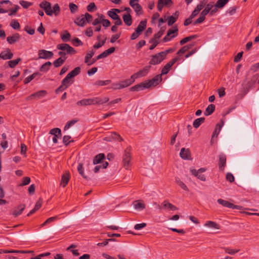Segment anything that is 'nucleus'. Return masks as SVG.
I'll list each match as a JSON object with an SVG mask.
<instances>
[{
    "mask_svg": "<svg viewBox=\"0 0 259 259\" xmlns=\"http://www.w3.org/2000/svg\"><path fill=\"white\" fill-rule=\"evenodd\" d=\"M165 58V54L159 52L152 56V58L149 61V64L155 65L160 64Z\"/></svg>",
    "mask_w": 259,
    "mask_h": 259,
    "instance_id": "3",
    "label": "nucleus"
},
{
    "mask_svg": "<svg viewBox=\"0 0 259 259\" xmlns=\"http://www.w3.org/2000/svg\"><path fill=\"white\" fill-rule=\"evenodd\" d=\"M80 72V67H75L66 75V76L62 80L61 82L63 85H65L68 88L70 85L73 82V80H71L72 78L77 75Z\"/></svg>",
    "mask_w": 259,
    "mask_h": 259,
    "instance_id": "2",
    "label": "nucleus"
},
{
    "mask_svg": "<svg viewBox=\"0 0 259 259\" xmlns=\"http://www.w3.org/2000/svg\"><path fill=\"white\" fill-rule=\"evenodd\" d=\"M25 208V204H20L19 205L18 207V210H14L13 212V215H14V217H16L17 216L21 214L23 211L24 210Z\"/></svg>",
    "mask_w": 259,
    "mask_h": 259,
    "instance_id": "25",
    "label": "nucleus"
},
{
    "mask_svg": "<svg viewBox=\"0 0 259 259\" xmlns=\"http://www.w3.org/2000/svg\"><path fill=\"white\" fill-rule=\"evenodd\" d=\"M172 4L171 0H158L157 3V9L158 11H161L163 7H169Z\"/></svg>",
    "mask_w": 259,
    "mask_h": 259,
    "instance_id": "11",
    "label": "nucleus"
},
{
    "mask_svg": "<svg viewBox=\"0 0 259 259\" xmlns=\"http://www.w3.org/2000/svg\"><path fill=\"white\" fill-rule=\"evenodd\" d=\"M52 63L51 62H47L40 66L39 68V71L42 72H47L50 69V67Z\"/></svg>",
    "mask_w": 259,
    "mask_h": 259,
    "instance_id": "27",
    "label": "nucleus"
},
{
    "mask_svg": "<svg viewBox=\"0 0 259 259\" xmlns=\"http://www.w3.org/2000/svg\"><path fill=\"white\" fill-rule=\"evenodd\" d=\"M46 94H47V92L46 91L42 90V91L37 92L36 93H35L32 94L30 96V97H33V98L36 97L37 98H40L44 96H45L46 95Z\"/></svg>",
    "mask_w": 259,
    "mask_h": 259,
    "instance_id": "37",
    "label": "nucleus"
},
{
    "mask_svg": "<svg viewBox=\"0 0 259 259\" xmlns=\"http://www.w3.org/2000/svg\"><path fill=\"white\" fill-rule=\"evenodd\" d=\"M69 7L72 13H75L78 10L77 6L73 3H70Z\"/></svg>",
    "mask_w": 259,
    "mask_h": 259,
    "instance_id": "56",
    "label": "nucleus"
},
{
    "mask_svg": "<svg viewBox=\"0 0 259 259\" xmlns=\"http://www.w3.org/2000/svg\"><path fill=\"white\" fill-rule=\"evenodd\" d=\"M111 88L114 90L122 89L120 82L112 83Z\"/></svg>",
    "mask_w": 259,
    "mask_h": 259,
    "instance_id": "60",
    "label": "nucleus"
},
{
    "mask_svg": "<svg viewBox=\"0 0 259 259\" xmlns=\"http://www.w3.org/2000/svg\"><path fill=\"white\" fill-rule=\"evenodd\" d=\"M95 51L93 50L90 51L89 53L86 54L84 58V62L88 63L89 60L94 56Z\"/></svg>",
    "mask_w": 259,
    "mask_h": 259,
    "instance_id": "47",
    "label": "nucleus"
},
{
    "mask_svg": "<svg viewBox=\"0 0 259 259\" xmlns=\"http://www.w3.org/2000/svg\"><path fill=\"white\" fill-rule=\"evenodd\" d=\"M70 178V174L68 171H66L65 174L62 175L60 184L63 187H65L67 185Z\"/></svg>",
    "mask_w": 259,
    "mask_h": 259,
    "instance_id": "12",
    "label": "nucleus"
},
{
    "mask_svg": "<svg viewBox=\"0 0 259 259\" xmlns=\"http://www.w3.org/2000/svg\"><path fill=\"white\" fill-rule=\"evenodd\" d=\"M53 14L54 13L55 16H57L59 15L60 12V8L58 4H56L53 7Z\"/></svg>",
    "mask_w": 259,
    "mask_h": 259,
    "instance_id": "45",
    "label": "nucleus"
},
{
    "mask_svg": "<svg viewBox=\"0 0 259 259\" xmlns=\"http://www.w3.org/2000/svg\"><path fill=\"white\" fill-rule=\"evenodd\" d=\"M217 201L219 204L222 205L223 206H225V207H226L228 208L236 209H238V210H241L243 208L242 206H241L240 205H234V204H233L228 201L223 200L222 199H218Z\"/></svg>",
    "mask_w": 259,
    "mask_h": 259,
    "instance_id": "7",
    "label": "nucleus"
},
{
    "mask_svg": "<svg viewBox=\"0 0 259 259\" xmlns=\"http://www.w3.org/2000/svg\"><path fill=\"white\" fill-rule=\"evenodd\" d=\"M204 226L206 227H208L211 228L216 229H219V225L217 224L214 222H212L211 221H207L205 224Z\"/></svg>",
    "mask_w": 259,
    "mask_h": 259,
    "instance_id": "35",
    "label": "nucleus"
},
{
    "mask_svg": "<svg viewBox=\"0 0 259 259\" xmlns=\"http://www.w3.org/2000/svg\"><path fill=\"white\" fill-rule=\"evenodd\" d=\"M110 82V80H97L95 82V84L99 86H103L108 84Z\"/></svg>",
    "mask_w": 259,
    "mask_h": 259,
    "instance_id": "46",
    "label": "nucleus"
},
{
    "mask_svg": "<svg viewBox=\"0 0 259 259\" xmlns=\"http://www.w3.org/2000/svg\"><path fill=\"white\" fill-rule=\"evenodd\" d=\"M229 2V0H218L214 7L220 9L223 8Z\"/></svg>",
    "mask_w": 259,
    "mask_h": 259,
    "instance_id": "38",
    "label": "nucleus"
},
{
    "mask_svg": "<svg viewBox=\"0 0 259 259\" xmlns=\"http://www.w3.org/2000/svg\"><path fill=\"white\" fill-rule=\"evenodd\" d=\"M21 60V59L19 58L14 60L9 61L8 62L9 66L12 68H14L19 63V62Z\"/></svg>",
    "mask_w": 259,
    "mask_h": 259,
    "instance_id": "40",
    "label": "nucleus"
},
{
    "mask_svg": "<svg viewBox=\"0 0 259 259\" xmlns=\"http://www.w3.org/2000/svg\"><path fill=\"white\" fill-rule=\"evenodd\" d=\"M180 155L183 159H188L191 156V153L189 149L182 148L181 150Z\"/></svg>",
    "mask_w": 259,
    "mask_h": 259,
    "instance_id": "14",
    "label": "nucleus"
},
{
    "mask_svg": "<svg viewBox=\"0 0 259 259\" xmlns=\"http://www.w3.org/2000/svg\"><path fill=\"white\" fill-rule=\"evenodd\" d=\"M151 68V66H145L143 69L139 70L137 73L133 74L131 77H133V78L134 79V81L135 80V79L138 77L144 76L146 75L147 74V73L149 72L150 69Z\"/></svg>",
    "mask_w": 259,
    "mask_h": 259,
    "instance_id": "8",
    "label": "nucleus"
},
{
    "mask_svg": "<svg viewBox=\"0 0 259 259\" xmlns=\"http://www.w3.org/2000/svg\"><path fill=\"white\" fill-rule=\"evenodd\" d=\"M30 182V178L28 177H25L23 178L22 183L20 184V186H23L28 185Z\"/></svg>",
    "mask_w": 259,
    "mask_h": 259,
    "instance_id": "61",
    "label": "nucleus"
},
{
    "mask_svg": "<svg viewBox=\"0 0 259 259\" xmlns=\"http://www.w3.org/2000/svg\"><path fill=\"white\" fill-rule=\"evenodd\" d=\"M67 59L66 57H64V58L60 57L57 60H55L53 62L54 66L57 68L61 66L65 61Z\"/></svg>",
    "mask_w": 259,
    "mask_h": 259,
    "instance_id": "28",
    "label": "nucleus"
},
{
    "mask_svg": "<svg viewBox=\"0 0 259 259\" xmlns=\"http://www.w3.org/2000/svg\"><path fill=\"white\" fill-rule=\"evenodd\" d=\"M41 75V74L39 72H34L31 75L28 76L26 77L24 80V83L25 84H27L29 82H30L32 80H33L34 78H35L36 76L39 77Z\"/></svg>",
    "mask_w": 259,
    "mask_h": 259,
    "instance_id": "32",
    "label": "nucleus"
},
{
    "mask_svg": "<svg viewBox=\"0 0 259 259\" xmlns=\"http://www.w3.org/2000/svg\"><path fill=\"white\" fill-rule=\"evenodd\" d=\"M123 22L128 26L132 25L133 20L132 17L130 14H124L122 17Z\"/></svg>",
    "mask_w": 259,
    "mask_h": 259,
    "instance_id": "22",
    "label": "nucleus"
},
{
    "mask_svg": "<svg viewBox=\"0 0 259 259\" xmlns=\"http://www.w3.org/2000/svg\"><path fill=\"white\" fill-rule=\"evenodd\" d=\"M146 226V224L143 223L141 224H137L135 225L134 229L137 230H140Z\"/></svg>",
    "mask_w": 259,
    "mask_h": 259,
    "instance_id": "64",
    "label": "nucleus"
},
{
    "mask_svg": "<svg viewBox=\"0 0 259 259\" xmlns=\"http://www.w3.org/2000/svg\"><path fill=\"white\" fill-rule=\"evenodd\" d=\"M77 170L78 171L79 174L81 175V176L84 178L85 179L88 180L90 179L87 176H85L84 174L83 165L82 163H79L77 166Z\"/></svg>",
    "mask_w": 259,
    "mask_h": 259,
    "instance_id": "36",
    "label": "nucleus"
},
{
    "mask_svg": "<svg viewBox=\"0 0 259 259\" xmlns=\"http://www.w3.org/2000/svg\"><path fill=\"white\" fill-rule=\"evenodd\" d=\"M10 26L14 29H18L20 28V24L17 20H13L10 23Z\"/></svg>",
    "mask_w": 259,
    "mask_h": 259,
    "instance_id": "50",
    "label": "nucleus"
},
{
    "mask_svg": "<svg viewBox=\"0 0 259 259\" xmlns=\"http://www.w3.org/2000/svg\"><path fill=\"white\" fill-rule=\"evenodd\" d=\"M146 20L141 21L139 24L138 27L136 28L135 31L141 33L146 28Z\"/></svg>",
    "mask_w": 259,
    "mask_h": 259,
    "instance_id": "23",
    "label": "nucleus"
},
{
    "mask_svg": "<svg viewBox=\"0 0 259 259\" xmlns=\"http://www.w3.org/2000/svg\"><path fill=\"white\" fill-rule=\"evenodd\" d=\"M105 158V154L100 153L97 155L93 159V164H97L101 162V161Z\"/></svg>",
    "mask_w": 259,
    "mask_h": 259,
    "instance_id": "26",
    "label": "nucleus"
},
{
    "mask_svg": "<svg viewBox=\"0 0 259 259\" xmlns=\"http://www.w3.org/2000/svg\"><path fill=\"white\" fill-rule=\"evenodd\" d=\"M20 38V35L19 33H16L12 36H8L7 38V40L10 44H13L18 41Z\"/></svg>",
    "mask_w": 259,
    "mask_h": 259,
    "instance_id": "16",
    "label": "nucleus"
},
{
    "mask_svg": "<svg viewBox=\"0 0 259 259\" xmlns=\"http://www.w3.org/2000/svg\"><path fill=\"white\" fill-rule=\"evenodd\" d=\"M135 11L137 16H140L143 14V11L142 6L139 3H136L135 6L132 7Z\"/></svg>",
    "mask_w": 259,
    "mask_h": 259,
    "instance_id": "33",
    "label": "nucleus"
},
{
    "mask_svg": "<svg viewBox=\"0 0 259 259\" xmlns=\"http://www.w3.org/2000/svg\"><path fill=\"white\" fill-rule=\"evenodd\" d=\"M107 13L108 16L113 20H115L119 17L118 14L113 10L109 11Z\"/></svg>",
    "mask_w": 259,
    "mask_h": 259,
    "instance_id": "44",
    "label": "nucleus"
},
{
    "mask_svg": "<svg viewBox=\"0 0 259 259\" xmlns=\"http://www.w3.org/2000/svg\"><path fill=\"white\" fill-rule=\"evenodd\" d=\"M77 120L72 119L68 121L64 127V130L66 131L68 130L71 126L77 122Z\"/></svg>",
    "mask_w": 259,
    "mask_h": 259,
    "instance_id": "43",
    "label": "nucleus"
},
{
    "mask_svg": "<svg viewBox=\"0 0 259 259\" xmlns=\"http://www.w3.org/2000/svg\"><path fill=\"white\" fill-rule=\"evenodd\" d=\"M176 182L183 190L188 191V189L186 185L182 181H181L180 179L176 178Z\"/></svg>",
    "mask_w": 259,
    "mask_h": 259,
    "instance_id": "48",
    "label": "nucleus"
},
{
    "mask_svg": "<svg viewBox=\"0 0 259 259\" xmlns=\"http://www.w3.org/2000/svg\"><path fill=\"white\" fill-rule=\"evenodd\" d=\"M73 44L75 46H81L83 45L82 41L77 37H75L72 40Z\"/></svg>",
    "mask_w": 259,
    "mask_h": 259,
    "instance_id": "58",
    "label": "nucleus"
},
{
    "mask_svg": "<svg viewBox=\"0 0 259 259\" xmlns=\"http://www.w3.org/2000/svg\"><path fill=\"white\" fill-rule=\"evenodd\" d=\"M77 25L80 26H84L86 23V20L84 15H82L80 17L77 18L74 21Z\"/></svg>",
    "mask_w": 259,
    "mask_h": 259,
    "instance_id": "29",
    "label": "nucleus"
},
{
    "mask_svg": "<svg viewBox=\"0 0 259 259\" xmlns=\"http://www.w3.org/2000/svg\"><path fill=\"white\" fill-rule=\"evenodd\" d=\"M106 38H105V39L102 41H99V42L95 44L94 46H93V48L94 49H98L101 47H102L104 45L105 42H106Z\"/></svg>",
    "mask_w": 259,
    "mask_h": 259,
    "instance_id": "54",
    "label": "nucleus"
},
{
    "mask_svg": "<svg viewBox=\"0 0 259 259\" xmlns=\"http://www.w3.org/2000/svg\"><path fill=\"white\" fill-rule=\"evenodd\" d=\"M178 32V29L176 27L175 29H169L166 35L163 38L162 41L164 42L169 41L171 38H173L177 36Z\"/></svg>",
    "mask_w": 259,
    "mask_h": 259,
    "instance_id": "6",
    "label": "nucleus"
},
{
    "mask_svg": "<svg viewBox=\"0 0 259 259\" xmlns=\"http://www.w3.org/2000/svg\"><path fill=\"white\" fill-rule=\"evenodd\" d=\"M131 76L130 78L120 81V85L122 89L125 88L130 86L134 82V79Z\"/></svg>",
    "mask_w": 259,
    "mask_h": 259,
    "instance_id": "21",
    "label": "nucleus"
},
{
    "mask_svg": "<svg viewBox=\"0 0 259 259\" xmlns=\"http://www.w3.org/2000/svg\"><path fill=\"white\" fill-rule=\"evenodd\" d=\"M224 250H225L226 253H228L231 255H233L235 253H237V252H239V249L235 250V249H231L229 247L225 248Z\"/></svg>",
    "mask_w": 259,
    "mask_h": 259,
    "instance_id": "53",
    "label": "nucleus"
},
{
    "mask_svg": "<svg viewBox=\"0 0 259 259\" xmlns=\"http://www.w3.org/2000/svg\"><path fill=\"white\" fill-rule=\"evenodd\" d=\"M19 3L24 9H27L28 7L32 5V3L28 2L25 1H20Z\"/></svg>",
    "mask_w": 259,
    "mask_h": 259,
    "instance_id": "52",
    "label": "nucleus"
},
{
    "mask_svg": "<svg viewBox=\"0 0 259 259\" xmlns=\"http://www.w3.org/2000/svg\"><path fill=\"white\" fill-rule=\"evenodd\" d=\"M68 88L66 85H63L61 82V85L56 90L55 92L56 94H58Z\"/></svg>",
    "mask_w": 259,
    "mask_h": 259,
    "instance_id": "59",
    "label": "nucleus"
},
{
    "mask_svg": "<svg viewBox=\"0 0 259 259\" xmlns=\"http://www.w3.org/2000/svg\"><path fill=\"white\" fill-rule=\"evenodd\" d=\"M71 35L67 31H65V33L63 35H61V39L64 41H67L70 40Z\"/></svg>",
    "mask_w": 259,
    "mask_h": 259,
    "instance_id": "51",
    "label": "nucleus"
},
{
    "mask_svg": "<svg viewBox=\"0 0 259 259\" xmlns=\"http://www.w3.org/2000/svg\"><path fill=\"white\" fill-rule=\"evenodd\" d=\"M54 54L52 51H47L46 50H39L38 52V56L39 59H49L52 58Z\"/></svg>",
    "mask_w": 259,
    "mask_h": 259,
    "instance_id": "10",
    "label": "nucleus"
},
{
    "mask_svg": "<svg viewBox=\"0 0 259 259\" xmlns=\"http://www.w3.org/2000/svg\"><path fill=\"white\" fill-rule=\"evenodd\" d=\"M109 99L108 97L100 98L95 97L90 99H84L80 100L76 103L77 106H87L95 104L102 105L109 101Z\"/></svg>",
    "mask_w": 259,
    "mask_h": 259,
    "instance_id": "1",
    "label": "nucleus"
},
{
    "mask_svg": "<svg viewBox=\"0 0 259 259\" xmlns=\"http://www.w3.org/2000/svg\"><path fill=\"white\" fill-rule=\"evenodd\" d=\"M164 30L162 29V28L161 29L156 33H155L154 35L153 38H151L149 40V43H152V41H155V40H158V39L162 36V35L164 33Z\"/></svg>",
    "mask_w": 259,
    "mask_h": 259,
    "instance_id": "30",
    "label": "nucleus"
},
{
    "mask_svg": "<svg viewBox=\"0 0 259 259\" xmlns=\"http://www.w3.org/2000/svg\"><path fill=\"white\" fill-rule=\"evenodd\" d=\"M131 160V154L128 148H126L122 156V162L123 166L127 168Z\"/></svg>",
    "mask_w": 259,
    "mask_h": 259,
    "instance_id": "9",
    "label": "nucleus"
},
{
    "mask_svg": "<svg viewBox=\"0 0 259 259\" xmlns=\"http://www.w3.org/2000/svg\"><path fill=\"white\" fill-rule=\"evenodd\" d=\"M49 134L51 135H58V137H61V131L59 128H54L50 131Z\"/></svg>",
    "mask_w": 259,
    "mask_h": 259,
    "instance_id": "39",
    "label": "nucleus"
},
{
    "mask_svg": "<svg viewBox=\"0 0 259 259\" xmlns=\"http://www.w3.org/2000/svg\"><path fill=\"white\" fill-rule=\"evenodd\" d=\"M162 81L161 74H158L151 79L145 81L147 89L157 85Z\"/></svg>",
    "mask_w": 259,
    "mask_h": 259,
    "instance_id": "4",
    "label": "nucleus"
},
{
    "mask_svg": "<svg viewBox=\"0 0 259 259\" xmlns=\"http://www.w3.org/2000/svg\"><path fill=\"white\" fill-rule=\"evenodd\" d=\"M71 139V136H68V135H66V136H64L63 138V142L64 143V144L67 146L68 145V144L70 143V142H73V140H71L70 141Z\"/></svg>",
    "mask_w": 259,
    "mask_h": 259,
    "instance_id": "49",
    "label": "nucleus"
},
{
    "mask_svg": "<svg viewBox=\"0 0 259 259\" xmlns=\"http://www.w3.org/2000/svg\"><path fill=\"white\" fill-rule=\"evenodd\" d=\"M134 208L138 210H142L145 208V204L142 201L137 200L133 202Z\"/></svg>",
    "mask_w": 259,
    "mask_h": 259,
    "instance_id": "20",
    "label": "nucleus"
},
{
    "mask_svg": "<svg viewBox=\"0 0 259 259\" xmlns=\"http://www.w3.org/2000/svg\"><path fill=\"white\" fill-rule=\"evenodd\" d=\"M226 156L225 154H222L219 156V166L220 170H223L226 165Z\"/></svg>",
    "mask_w": 259,
    "mask_h": 259,
    "instance_id": "17",
    "label": "nucleus"
},
{
    "mask_svg": "<svg viewBox=\"0 0 259 259\" xmlns=\"http://www.w3.org/2000/svg\"><path fill=\"white\" fill-rule=\"evenodd\" d=\"M223 124H224V122L223 121H222L221 122L217 124L215 127V130L213 132L212 138H213L215 137H217L218 136Z\"/></svg>",
    "mask_w": 259,
    "mask_h": 259,
    "instance_id": "24",
    "label": "nucleus"
},
{
    "mask_svg": "<svg viewBox=\"0 0 259 259\" xmlns=\"http://www.w3.org/2000/svg\"><path fill=\"white\" fill-rule=\"evenodd\" d=\"M205 118L200 117L195 119L193 122V126L197 128H198L202 123L204 122Z\"/></svg>",
    "mask_w": 259,
    "mask_h": 259,
    "instance_id": "34",
    "label": "nucleus"
},
{
    "mask_svg": "<svg viewBox=\"0 0 259 259\" xmlns=\"http://www.w3.org/2000/svg\"><path fill=\"white\" fill-rule=\"evenodd\" d=\"M177 18H175L173 16H170L168 17L167 20V25L168 26H171L176 21Z\"/></svg>",
    "mask_w": 259,
    "mask_h": 259,
    "instance_id": "55",
    "label": "nucleus"
},
{
    "mask_svg": "<svg viewBox=\"0 0 259 259\" xmlns=\"http://www.w3.org/2000/svg\"><path fill=\"white\" fill-rule=\"evenodd\" d=\"M215 110V105L213 104L209 105L205 109L204 114L205 116L211 114Z\"/></svg>",
    "mask_w": 259,
    "mask_h": 259,
    "instance_id": "31",
    "label": "nucleus"
},
{
    "mask_svg": "<svg viewBox=\"0 0 259 259\" xmlns=\"http://www.w3.org/2000/svg\"><path fill=\"white\" fill-rule=\"evenodd\" d=\"M1 59L3 60L11 59L13 57V54L11 52L9 49L1 52Z\"/></svg>",
    "mask_w": 259,
    "mask_h": 259,
    "instance_id": "15",
    "label": "nucleus"
},
{
    "mask_svg": "<svg viewBox=\"0 0 259 259\" xmlns=\"http://www.w3.org/2000/svg\"><path fill=\"white\" fill-rule=\"evenodd\" d=\"M87 10L89 12H92L94 10H96L97 9V7L95 4L94 3H91L88 6H87Z\"/></svg>",
    "mask_w": 259,
    "mask_h": 259,
    "instance_id": "57",
    "label": "nucleus"
},
{
    "mask_svg": "<svg viewBox=\"0 0 259 259\" xmlns=\"http://www.w3.org/2000/svg\"><path fill=\"white\" fill-rule=\"evenodd\" d=\"M20 8L19 6L16 5L14 9H10V13L9 14V16H13L16 15V12Z\"/></svg>",
    "mask_w": 259,
    "mask_h": 259,
    "instance_id": "63",
    "label": "nucleus"
},
{
    "mask_svg": "<svg viewBox=\"0 0 259 259\" xmlns=\"http://www.w3.org/2000/svg\"><path fill=\"white\" fill-rule=\"evenodd\" d=\"M24 30L30 35H33L35 32L34 29L29 27L28 26H26L25 27Z\"/></svg>",
    "mask_w": 259,
    "mask_h": 259,
    "instance_id": "62",
    "label": "nucleus"
},
{
    "mask_svg": "<svg viewBox=\"0 0 259 259\" xmlns=\"http://www.w3.org/2000/svg\"><path fill=\"white\" fill-rule=\"evenodd\" d=\"M207 2L208 0H202L197 5L195 8L200 12L206 6Z\"/></svg>",
    "mask_w": 259,
    "mask_h": 259,
    "instance_id": "42",
    "label": "nucleus"
},
{
    "mask_svg": "<svg viewBox=\"0 0 259 259\" xmlns=\"http://www.w3.org/2000/svg\"><path fill=\"white\" fill-rule=\"evenodd\" d=\"M147 89L146 85H145V81L142 82L140 83L136 84L130 89L131 91H140L143 90L144 89Z\"/></svg>",
    "mask_w": 259,
    "mask_h": 259,
    "instance_id": "13",
    "label": "nucleus"
},
{
    "mask_svg": "<svg viewBox=\"0 0 259 259\" xmlns=\"http://www.w3.org/2000/svg\"><path fill=\"white\" fill-rule=\"evenodd\" d=\"M47 5L48 7L45 8V9L44 10L47 15L52 16L53 15V11L51 7V4L47 3Z\"/></svg>",
    "mask_w": 259,
    "mask_h": 259,
    "instance_id": "41",
    "label": "nucleus"
},
{
    "mask_svg": "<svg viewBox=\"0 0 259 259\" xmlns=\"http://www.w3.org/2000/svg\"><path fill=\"white\" fill-rule=\"evenodd\" d=\"M162 207L164 209L168 208L171 210H176L178 209L177 207L174 205L168 202L167 200L164 201L161 204Z\"/></svg>",
    "mask_w": 259,
    "mask_h": 259,
    "instance_id": "18",
    "label": "nucleus"
},
{
    "mask_svg": "<svg viewBox=\"0 0 259 259\" xmlns=\"http://www.w3.org/2000/svg\"><path fill=\"white\" fill-rule=\"evenodd\" d=\"M190 171L192 173L193 175H194L195 177H196L198 179L202 181H205L206 178L204 175L202 174V173H200L198 171H197V170L195 169H190Z\"/></svg>",
    "mask_w": 259,
    "mask_h": 259,
    "instance_id": "19",
    "label": "nucleus"
},
{
    "mask_svg": "<svg viewBox=\"0 0 259 259\" xmlns=\"http://www.w3.org/2000/svg\"><path fill=\"white\" fill-rule=\"evenodd\" d=\"M57 48L61 51H66L67 54H75L76 51L67 44H61L57 46Z\"/></svg>",
    "mask_w": 259,
    "mask_h": 259,
    "instance_id": "5",
    "label": "nucleus"
}]
</instances>
